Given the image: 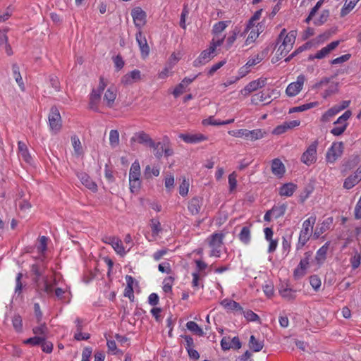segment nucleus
<instances>
[{
    "instance_id": "f257e3e1",
    "label": "nucleus",
    "mask_w": 361,
    "mask_h": 361,
    "mask_svg": "<svg viewBox=\"0 0 361 361\" xmlns=\"http://www.w3.org/2000/svg\"><path fill=\"white\" fill-rule=\"evenodd\" d=\"M316 223V216H311L302 223V227L299 234L296 250H300L310 240L313 233L314 225Z\"/></svg>"
},
{
    "instance_id": "f03ea898",
    "label": "nucleus",
    "mask_w": 361,
    "mask_h": 361,
    "mask_svg": "<svg viewBox=\"0 0 361 361\" xmlns=\"http://www.w3.org/2000/svg\"><path fill=\"white\" fill-rule=\"evenodd\" d=\"M56 284V280L54 283L49 281L48 277H43L42 281L35 286L36 293L41 298H43L46 295L49 296L53 295L54 286Z\"/></svg>"
},
{
    "instance_id": "7ed1b4c3",
    "label": "nucleus",
    "mask_w": 361,
    "mask_h": 361,
    "mask_svg": "<svg viewBox=\"0 0 361 361\" xmlns=\"http://www.w3.org/2000/svg\"><path fill=\"white\" fill-rule=\"evenodd\" d=\"M351 115V111L347 110L341 116H339L334 123V124L336 126L331 130V133L335 136H339L342 135L346 130L348 126L347 121L350 118Z\"/></svg>"
},
{
    "instance_id": "20e7f679",
    "label": "nucleus",
    "mask_w": 361,
    "mask_h": 361,
    "mask_svg": "<svg viewBox=\"0 0 361 361\" xmlns=\"http://www.w3.org/2000/svg\"><path fill=\"white\" fill-rule=\"evenodd\" d=\"M48 119L51 130L57 133L62 126L61 115L57 107L52 106L51 108Z\"/></svg>"
},
{
    "instance_id": "39448f33",
    "label": "nucleus",
    "mask_w": 361,
    "mask_h": 361,
    "mask_svg": "<svg viewBox=\"0 0 361 361\" xmlns=\"http://www.w3.org/2000/svg\"><path fill=\"white\" fill-rule=\"evenodd\" d=\"M318 141L315 140L307 147L305 152L301 156V161L305 164L310 166L317 161V148Z\"/></svg>"
},
{
    "instance_id": "423d86ee",
    "label": "nucleus",
    "mask_w": 361,
    "mask_h": 361,
    "mask_svg": "<svg viewBox=\"0 0 361 361\" xmlns=\"http://www.w3.org/2000/svg\"><path fill=\"white\" fill-rule=\"evenodd\" d=\"M343 142H334L328 149L326 154V160L329 163H334L343 154Z\"/></svg>"
},
{
    "instance_id": "0eeeda50",
    "label": "nucleus",
    "mask_w": 361,
    "mask_h": 361,
    "mask_svg": "<svg viewBox=\"0 0 361 361\" xmlns=\"http://www.w3.org/2000/svg\"><path fill=\"white\" fill-rule=\"evenodd\" d=\"M312 252H306L305 257L300 260L298 266L294 270V276L296 279L304 276L306 274V269L308 267L310 259H311Z\"/></svg>"
},
{
    "instance_id": "6e6552de",
    "label": "nucleus",
    "mask_w": 361,
    "mask_h": 361,
    "mask_svg": "<svg viewBox=\"0 0 361 361\" xmlns=\"http://www.w3.org/2000/svg\"><path fill=\"white\" fill-rule=\"evenodd\" d=\"M131 16L135 27L138 28V30H141L142 27L146 23V12L140 7H136L131 11Z\"/></svg>"
},
{
    "instance_id": "1a4fd4ad",
    "label": "nucleus",
    "mask_w": 361,
    "mask_h": 361,
    "mask_svg": "<svg viewBox=\"0 0 361 361\" xmlns=\"http://www.w3.org/2000/svg\"><path fill=\"white\" fill-rule=\"evenodd\" d=\"M305 78L303 75H300L297 78L296 82L289 84L286 90V94L289 97L297 95L302 88Z\"/></svg>"
},
{
    "instance_id": "9d476101",
    "label": "nucleus",
    "mask_w": 361,
    "mask_h": 361,
    "mask_svg": "<svg viewBox=\"0 0 361 361\" xmlns=\"http://www.w3.org/2000/svg\"><path fill=\"white\" fill-rule=\"evenodd\" d=\"M30 271L32 273V281L34 286L42 281L43 277H48L44 276L45 267L42 264L36 263L31 266Z\"/></svg>"
},
{
    "instance_id": "9b49d317",
    "label": "nucleus",
    "mask_w": 361,
    "mask_h": 361,
    "mask_svg": "<svg viewBox=\"0 0 361 361\" xmlns=\"http://www.w3.org/2000/svg\"><path fill=\"white\" fill-rule=\"evenodd\" d=\"M264 346V337L262 334H252L250 336V351L259 352Z\"/></svg>"
},
{
    "instance_id": "f8f14e48",
    "label": "nucleus",
    "mask_w": 361,
    "mask_h": 361,
    "mask_svg": "<svg viewBox=\"0 0 361 361\" xmlns=\"http://www.w3.org/2000/svg\"><path fill=\"white\" fill-rule=\"evenodd\" d=\"M224 237V235L221 233H214L211 235L209 241V245L213 247L211 255L219 256L220 250L218 249L223 243Z\"/></svg>"
},
{
    "instance_id": "ddd939ff",
    "label": "nucleus",
    "mask_w": 361,
    "mask_h": 361,
    "mask_svg": "<svg viewBox=\"0 0 361 361\" xmlns=\"http://www.w3.org/2000/svg\"><path fill=\"white\" fill-rule=\"evenodd\" d=\"M214 52L210 47L202 51L198 58L193 61V66L198 67L209 62L214 56Z\"/></svg>"
},
{
    "instance_id": "4468645a",
    "label": "nucleus",
    "mask_w": 361,
    "mask_h": 361,
    "mask_svg": "<svg viewBox=\"0 0 361 361\" xmlns=\"http://www.w3.org/2000/svg\"><path fill=\"white\" fill-rule=\"evenodd\" d=\"M141 80V72L135 69L130 73L124 75L121 78V83L126 86L130 85L133 83L137 82Z\"/></svg>"
},
{
    "instance_id": "2eb2a0df",
    "label": "nucleus",
    "mask_w": 361,
    "mask_h": 361,
    "mask_svg": "<svg viewBox=\"0 0 361 361\" xmlns=\"http://www.w3.org/2000/svg\"><path fill=\"white\" fill-rule=\"evenodd\" d=\"M136 41L139 45L142 57L145 58L149 54V47L148 46L146 37L142 35L141 30H138L135 35Z\"/></svg>"
},
{
    "instance_id": "dca6fc26",
    "label": "nucleus",
    "mask_w": 361,
    "mask_h": 361,
    "mask_svg": "<svg viewBox=\"0 0 361 361\" xmlns=\"http://www.w3.org/2000/svg\"><path fill=\"white\" fill-rule=\"evenodd\" d=\"M137 136V142L140 144H144L151 148H157L161 142H154V140L149 137L148 134L144 131H140L135 135Z\"/></svg>"
},
{
    "instance_id": "f3484780",
    "label": "nucleus",
    "mask_w": 361,
    "mask_h": 361,
    "mask_svg": "<svg viewBox=\"0 0 361 361\" xmlns=\"http://www.w3.org/2000/svg\"><path fill=\"white\" fill-rule=\"evenodd\" d=\"M338 44L339 41L331 42L327 46L318 51L314 56H310V59H322L327 56L331 51L335 49Z\"/></svg>"
},
{
    "instance_id": "a211bd4d",
    "label": "nucleus",
    "mask_w": 361,
    "mask_h": 361,
    "mask_svg": "<svg viewBox=\"0 0 361 361\" xmlns=\"http://www.w3.org/2000/svg\"><path fill=\"white\" fill-rule=\"evenodd\" d=\"M271 169L272 173L279 178H281L286 172L285 166L279 158L271 161Z\"/></svg>"
},
{
    "instance_id": "6ab92c4d",
    "label": "nucleus",
    "mask_w": 361,
    "mask_h": 361,
    "mask_svg": "<svg viewBox=\"0 0 361 361\" xmlns=\"http://www.w3.org/2000/svg\"><path fill=\"white\" fill-rule=\"evenodd\" d=\"M264 29L265 25L264 23L261 22L255 25L250 20V39L255 42L259 34L264 32Z\"/></svg>"
},
{
    "instance_id": "aec40b11",
    "label": "nucleus",
    "mask_w": 361,
    "mask_h": 361,
    "mask_svg": "<svg viewBox=\"0 0 361 361\" xmlns=\"http://www.w3.org/2000/svg\"><path fill=\"white\" fill-rule=\"evenodd\" d=\"M78 178L80 179L82 185L93 192L97 190V184L90 178L89 175L84 172L77 173Z\"/></svg>"
},
{
    "instance_id": "412c9836",
    "label": "nucleus",
    "mask_w": 361,
    "mask_h": 361,
    "mask_svg": "<svg viewBox=\"0 0 361 361\" xmlns=\"http://www.w3.org/2000/svg\"><path fill=\"white\" fill-rule=\"evenodd\" d=\"M104 242L111 245L114 250L120 255L123 256L125 255L126 252L121 240L115 237H106Z\"/></svg>"
},
{
    "instance_id": "4be33fe9",
    "label": "nucleus",
    "mask_w": 361,
    "mask_h": 361,
    "mask_svg": "<svg viewBox=\"0 0 361 361\" xmlns=\"http://www.w3.org/2000/svg\"><path fill=\"white\" fill-rule=\"evenodd\" d=\"M179 137L187 143H198L202 141L206 140V136L201 133L197 134H180Z\"/></svg>"
},
{
    "instance_id": "5701e85b",
    "label": "nucleus",
    "mask_w": 361,
    "mask_h": 361,
    "mask_svg": "<svg viewBox=\"0 0 361 361\" xmlns=\"http://www.w3.org/2000/svg\"><path fill=\"white\" fill-rule=\"evenodd\" d=\"M202 205V199L195 197L192 198L188 203V209L192 215L197 214Z\"/></svg>"
},
{
    "instance_id": "b1692460",
    "label": "nucleus",
    "mask_w": 361,
    "mask_h": 361,
    "mask_svg": "<svg viewBox=\"0 0 361 361\" xmlns=\"http://www.w3.org/2000/svg\"><path fill=\"white\" fill-rule=\"evenodd\" d=\"M297 36L296 30H291L288 33L286 32V35L283 37V39L282 42V46L286 47L288 49H292L293 47V44L295 42Z\"/></svg>"
},
{
    "instance_id": "393cba45",
    "label": "nucleus",
    "mask_w": 361,
    "mask_h": 361,
    "mask_svg": "<svg viewBox=\"0 0 361 361\" xmlns=\"http://www.w3.org/2000/svg\"><path fill=\"white\" fill-rule=\"evenodd\" d=\"M19 156L28 164H31L32 157L28 152L27 145L22 141L18 142Z\"/></svg>"
},
{
    "instance_id": "a878e982",
    "label": "nucleus",
    "mask_w": 361,
    "mask_h": 361,
    "mask_svg": "<svg viewBox=\"0 0 361 361\" xmlns=\"http://www.w3.org/2000/svg\"><path fill=\"white\" fill-rule=\"evenodd\" d=\"M101 95L99 92H97L95 89H93L90 97L89 107L90 109L98 111V104L100 102Z\"/></svg>"
},
{
    "instance_id": "bb28decb",
    "label": "nucleus",
    "mask_w": 361,
    "mask_h": 361,
    "mask_svg": "<svg viewBox=\"0 0 361 361\" xmlns=\"http://www.w3.org/2000/svg\"><path fill=\"white\" fill-rule=\"evenodd\" d=\"M297 186L294 183H288L283 184L280 188L279 194L281 196L290 197L294 193Z\"/></svg>"
},
{
    "instance_id": "cd10ccee",
    "label": "nucleus",
    "mask_w": 361,
    "mask_h": 361,
    "mask_svg": "<svg viewBox=\"0 0 361 361\" xmlns=\"http://www.w3.org/2000/svg\"><path fill=\"white\" fill-rule=\"evenodd\" d=\"M286 209L287 206L285 204L275 205L270 209V213L272 214V217L276 219L285 214Z\"/></svg>"
},
{
    "instance_id": "c85d7f7f",
    "label": "nucleus",
    "mask_w": 361,
    "mask_h": 361,
    "mask_svg": "<svg viewBox=\"0 0 361 361\" xmlns=\"http://www.w3.org/2000/svg\"><path fill=\"white\" fill-rule=\"evenodd\" d=\"M116 97V92L115 88L110 87L106 91L104 100L106 102V105L111 108L113 106Z\"/></svg>"
},
{
    "instance_id": "c756f323",
    "label": "nucleus",
    "mask_w": 361,
    "mask_h": 361,
    "mask_svg": "<svg viewBox=\"0 0 361 361\" xmlns=\"http://www.w3.org/2000/svg\"><path fill=\"white\" fill-rule=\"evenodd\" d=\"M221 305L226 309L229 310H235V311H242L243 308L240 305L239 303L237 302L228 300V299H224L221 302Z\"/></svg>"
},
{
    "instance_id": "7c9ffc66",
    "label": "nucleus",
    "mask_w": 361,
    "mask_h": 361,
    "mask_svg": "<svg viewBox=\"0 0 361 361\" xmlns=\"http://www.w3.org/2000/svg\"><path fill=\"white\" fill-rule=\"evenodd\" d=\"M359 0H345L344 6L341 11V16L344 17L348 15L355 6Z\"/></svg>"
},
{
    "instance_id": "2f4dec72",
    "label": "nucleus",
    "mask_w": 361,
    "mask_h": 361,
    "mask_svg": "<svg viewBox=\"0 0 361 361\" xmlns=\"http://www.w3.org/2000/svg\"><path fill=\"white\" fill-rule=\"evenodd\" d=\"M234 119H230L226 121H216L214 119V116H209L208 118L204 119L202 121V124L204 126L211 125V126H220V125H227L233 123Z\"/></svg>"
},
{
    "instance_id": "473e14b6",
    "label": "nucleus",
    "mask_w": 361,
    "mask_h": 361,
    "mask_svg": "<svg viewBox=\"0 0 361 361\" xmlns=\"http://www.w3.org/2000/svg\"><path fill=\"white\" fill-rule=\"evenodd\" d=\"M329 242H326L322 247H321L317 252L315 259L319 263L325 260Z\"/></svg>"
},
{
    "instance_id": "72a5a7b5",
    "label": "nucleus",
    "mask_w": 361,
    "mask_h": 361,
    "mask_svg": "<svg viewBox=\"0 0 361 361\" xmlns=\"http://www.w3.org/2000/svg\"><path fill=\"white\" fill-rule=\"evenodd\" d=\"M140 166L137 161H135L133 163L130 172H129V179H137L140 178Z\"/></svg>"
},
{
    "instance_id": "f704fd0d",
    "label": "nucleus",
    "mask_w": 361,
    "mask_h": 361,
    "mask_svg": "<svg viewBox=\"0 0 361 361\" xmlns=\"http://www.w3.org/2000/svg\"><path fill=\"white\" fill-rule=\"evenodd\" d=\"M39 326H35L32 329V332L35 335L39 336H46L49 332L48 328L47 326V324L45 322L38 323Z\"/></svg>"
},
{
    "instance_id": "c9c22d12",
    "label": "nucleus",
    "mask_w": 361,
    "mask_h": 361,
    "mask_svg": "<svg viewBox=\"0 0 361 361\" xmlns=\"http://www.w3.org/2000/svg\"><path fill=\"white\" fill-rule=\"evenodd\" d=\"M269 48L264 49L259 53H257L252 59H250V66H255L261 62L268 54Z\"/></svg>"
},
{
    "instance_id": "e433bc0d",
    "label": "nucleus",
    "mask_w": 361,
    "mask_h": 361,
    "mask_svg": "<svg viewBox=\"0 0 361 361\" xmlns=\"http://www.w3.org/2000/svg\"><path fill=\"white\" fill-rule=\"evenodd\" d=\"M270 97L262 92L255 93L252 95L251 102L254 104H257L259 102H264L265 104L269 103V102L267 101V99H269Z\"/></svg>"
},
{
    "instance_id": "4c0bfd02",
    "label": "nucleus",
    "mask_w": 361,
    "mask_h": 361,
    "mask_svg": "<svg viewBox=\"0 0 361 361\" xmlns=\"http://www.w3.org/2000/svg\"><path fill=\"white\" fill-rule=\"evenodd\" d=\"M186 327L189 331L199 336H202L204 334L202 328H200L198 324L193 321L188 322L186 324Z\"/></svg>"
},
{
    "instance_id": "58836bf2",
    "label": "nucleus",
    "mask_w": 361,
    "mask_h": 361,
    "mask_svg": "<svg viewBox=\"0 0 361 361\" xmlns=\"http://www.w3.org/2000/svg\"><path fill=\"white\" fill-rule=\"evenodd\" d=\"M126 281L127 286L124 290V296L125 297H130V295L133 293V283L134 279L130 275H126Z\"/></svg>"
},
{
    "instance_id": "ea45409f",
    "label": "nucleus",
    "mask_w": 361,
    "mask_h": 361,
    "mask_svg": "<svg viewBox=\"0 0 361 361\" xmlns=\"http://www.w3.org/2000/svg\"><path fill=\"white\" fill-rule=\"evenodd\" d=\"M360 180L356 177L355 174L351 175L345 178L343 183V188L349 190L353 188L356 184H357Z\"/></svg>"
},
{
    "instance_id": "a19ab883",
    "label": "nucleus",
    "mask_w": 361,
    "mask_h": 361,
    "mask_svg": "<svg viewBox=\"0 0 361 361\" xmlns=\"http://www.w3.org/2000/svg\"><path fill=\"white\" fill-rule=\"evenodd\" d=\"M267 78H260L257 80L250 82V92L255 91L259 88H262L265 86Z\"/></svg>"
},
{
    "instance_id": "79ce46f5",
    "label": "nucleus",
    "mask_w": 361,
    "mask_h": 361,
    "mask_svg": "<svg viewBox=\"0 0 361 361\" xmlns=\"http://www.w3.org/2000/svg\"><path fill=\"white\" fill-rule=\"evenodd\" d=\"M44 341V336H39L35 335L34 337L29 338L23 341L24 344L31 346L41 345L42 342Z\"/></svg>"
},
{
    "instance_id": "37998d69",
    "label": "nucleus",
    "mask_w": 361,
    "mask_h": 361,
    "mask_svg": "<svg viewBox=\"0 0 361 361\" xmlns=\"http://www.w3.org/2000/svg\"><path fill=\"white\" fill-rule=\"evenodd\" d=\"M143 175L146 179L152 178V176H158L159 175V169L157 167L152 169L149 165H147L145 169Z\"/></svg>"
},
{
    "instance_id": "c03bdc74",
    "label": "nucleus",
    "mask_w": 361,
    "mask_h": 361,
    "mask_svg": "<svg viewBox=\"0 0 361 361\" xmlns=\"http://www.w3.org/2000/svg\"><path fill=\"white\" fill-rule=\"evenodd\" d=\"M109 143L114 148L119 144V133L117 130H111L109 133Z\"/></svg>"
},
{
    "instance_id": "a18cd8bd",
    "label": "nucleus",
    "mask_w": 361,
    "mask_h": 361,
    "mask_svg": "<svg viewBox=\"0 0 361 361\" xmlns=\"http://www.w3.org/2000/svg\"><path fill=\"white\" fill-rule=\"evenodd\" d=\"M228 23H229V21H219L216 23L213 27V34L216 36L221 34L228 26Z\"/></svg>"
},
{
    "instance_id": "49530a36",
    "label": "nucleus",
    "mask_w": 361,
    "mask_h": 361,
    "mask_svg": "<svg viewBox=\"0 0 361 361\" xmlns=\"http://www.w3.org/2000/svg\"><path fill=\"white\" fill-rule=\"evenodd\" d=\"M12 69L13 72V75L15 77L16 81L18 84V85L20 87V88L23 90H24V83L23 82L22 77L20 73L19 67L17 64H13Z\"/></svg>"
},
{
    "instance_id": "de8ad7c7",
    "label": "nucleus",
    "mask_w": 361,
    "mask_h": 361,
    "mask_svg": "<svg viewBox=\"0 0 361 361\" xmlns=\"http://www.w3.org/2000/svg\"><path fill=\"white\" fill-rule=\"evenodd\" d=\"M317 105V102H310L307 104H305L302 105H300L299 106H295L290 109L289 113H293V112H300V111H304L306 110H308L311 108H313Z\"/></svg>"
},
{
    "instance_id": "09e8293b",
    "label": "nucleus",
    "mask_w": 361,
    "mask_h": 361,
    "mask_svg": "<svg viewBox=\"0 0 361 361\" xmlns=\"http://www.w3.org/2000/svg\"><path fill=\"white\" fill-rule=\"evenodd\" d=\"M279 293L283 298L289 300L294 299L295 297V291L289 288H281L279 290Z\"/></svg>"
},
{
    "instance_id": "8fccbe9b",
    "label": "nucleus",
    "mask_w": 361,
    "mask_h": 361,
    "mask_svg": "<svg viewBox=\"0 0 361 361\" xmlns=\"http://www.w3.org/2000/svg\"><path fill=\"white\" fill-rule=\"evenodd\" d=\"M329 17V10H323L322 13L320 14L319 18L314 20V24L315 25L319 26L326 23Z\"/></svg>"
},
{
    "instance_id": "3c124183",
    "label": "nucleus",
    "mask_w": 361,
    "mask_h": 361,
    "mask_svg": "<svg viewBox=\"0 0 361 361\" xmlns=\"http://www.w3.org/2000/svg\"><path fill=\"white\" fill-rule=\"evenodd\" d=\"M175 279L173 276H168L164 279L163 283V290L165 293H171L172 291V286Z\"/></svg>"
},
{
    "instance_id": "603ef678",
    "label": "nucleus",
    "mask_w": 361,
    "mask_h": 361,
    "mask_svg": "<svg viewBox=\"0 0 361 361\" xmlns=\"http://www.w3.org/2000/svg\"><path fill=\"white\" fill-rule=\"evenodd\" d=\"M13 328L17 332H21L23 330V321L19 314L15 315L12 319Z\"/></svg>"
},
{
    "instance_id": "864d4df0",
    "label": "nucleus",
    "mask_w": 361,
    "mask_h": 361,
    "mask_svg": "<svg viewBox=\"0 0 361 361\" xmlns=\"http://www.w3.org/2000/svg\"><path fill=\"white\" fill-rule=\"evenodd\" d=\"M350 263L353 269L358 268L361 263V252L355 251V255L350 258Z\"/></svg>"
},
{
    "instance_id": "5fc2aeb1",
    "label": "nucleus",
    "mask_w": 361,
    "mask_h": 361,
    "mask_svg": "<svg viewBox=\"0 0 361 361\" xmlns=\"http://www.w3.org/2000/svg\"><path fill=\"white\" fill-rule=\"evenodd\" d=\"M338 82H332V83H331V85H329L328 89H326L324 92V93L322 94L323 98L326 99L331 94L337 92L338 90Z\"/></svg>"
},
{
    "instance_id": "6e6d98bb",
    "label": "nucleus",
    "mask_w": 361,
    "mask_h": 361,
    "mask_svg": "<svg viewBox=\"0 0 361 361\" xmlns=\"http://www.w3.org/2000/svg\"><path fill=\"white\" fill-rule=\"evenodd\" d=\"M129 183H130V190L132 193H137L141 186V181L140 180V178L135 179H129Z\"/></svg>"
},
{
    "instance_id": "4d7b16f0",
    "label": "nucleus",
    "mask_w": 361,
    "mask_h": 361,
    "mask_svg": "<svg viewBox=\"0 0 361 361\" xmlns=\"http://www.w3.org/2000/svg\"><path fill=\"white\" fill-rule=\"evenodd\" d=\"M265 134L266 132L262 131L261 129L250 130V140H256L262 138Z\"/></svg>"
},
{
    "instance_id": "13d9d810",
    "label": "nucleus",
    "mask_w": 361,
    "mask_h": 361,
    "mask_svg": "<svg viewBox=\"0 0 361 361\" xmlns=\"http://www.w3.org/2000/svg\"><path fill=\"white\" fill-rule=\"evenodd\" d=\"M41 348L43 352L46 353H51L53 350V343L51 341L47 340V337L44 336V341L41 343Z\"/></svg>"
},
{
    "instance_id": "bf43d9fd",
    "label": "nucleus",
    "mask_w": 361,
    "mask_h": 361,
    "mask_svg": "<svg viewBox=\"0 0 361 361\" xmlns=\"http://www.w3.org/2000/svg\"><path fill=\"white\" fill-rule=\"evenodd\" d=\"M310 283L312 287L315 290H318L321 286V280L317 275L311 276L310 278Z\"/></svg>"
},
{
    "instance_id": "052dcab7",
    "label": "nucleus",
    "mask_w": 361,
    "mask_h": 361,
    "mask_svg": "<svg viewBox=\"0 0 361 361\" xmlns=\"http://www.w3.org/2000/svg\"><path fill=\"white\" fill-rule=\"evenodd\" d=\"M151 228L152 231V234L154 235H157L161 231V224L159 221L156 219L151 220Z\"/></svg>"
},
{
    "instance_id": "680f3d73",
    "label": "nucleus",
    "mask_w": 361,
    "mask_h": 361,
    "mask_svg": "<svg viewBox=\"0 0 361 361\" xmlns=\"http://www.w3.org/2000/svg\"><path fill=\"white\" fill-rule=\"evenodd\" d=\"M113 61L114 63L117 71H120L123 68L125 63L122 56L120 54L113 57Z\"/></svg>"
},
{
    "instance_id": "e2e57ef3",
    "label": "nucleus",
    "mask_w": 361,
    "mask_h": 361,
    "mask_svg": "<svg viewBox=\"0 0 361 361\" xmlns=\"http://www.w3.org/2000/svg\"><path fill=\"white\" fill-rule=\"evenodd\" d=\"M188 188L189 183L184 178L179 186V194L183 197L187 195L188 192Z\"/></svg>"
},
{
    "instance_id": "0e129e2a",
    "label": "nucleus",
    "mask_w": 361,
    "mask_h": 361,
    "mask_svg": "<svg viewBox=\"0 0 361 361\" xmlns=\"http://www.w3.org/2000/svg\"><path fill=\"white\" fill-rule=\"evenodd\" d=\"M49 80L51 87L57 92L60 91L61 86L58 78L51 75L49 76Z\"/></svg>"
},
{
    "instance_id": "69168bd1",
    "label": "nucleus",
    "mask_w": 361,
    "mask_h": 361,
    "mask_svg": "<svg viewBox=\"0 0 361 361\" xmlns=\"http://www.w3.org/2000/svg\"><path fill=\"white\" fill-rule=\"evenodd\" d=\"M239 239L245 243H247L248 242V226H243L238 235Z\"/></svg>"
},
{
    "instance_id": "338daca9",
    "label": "nucleus",
    "mask_w": 361,
    "mask_h": 361,
    "mask_svg": "<svg viewBox=\"0 0 361 361\" xmlns=\"http://www.w3.org/2000/svg\"><path fill=\"white\" fill-rule=\"evenodd\" d=\"M181 337L183 338L185 340V348L186 350L193 348L195 347L194 340L190 336L184 335L181 336Z\"/></svg>"
},
{
    "instance_id": "774afa93",
    "label": "nucleus",
    "mask_w": 361,
    "mask_h": 361,
    "mask_svg": "<svg viewBox=\"0 0 361 361\" xmlns=\"http://www.w3.org/2000/svg\"><path fill=\"white\" fill-rule=\"evenodd\" d=\"M72 143L74 148L75 152L78 154H80L82 153L81 150V143L79 138L76 136L72 137Z\"/></svg>"
}]
</instances>
